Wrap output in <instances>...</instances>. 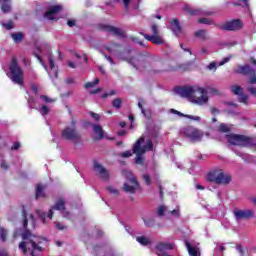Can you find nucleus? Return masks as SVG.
Instances as JSON below:
<instances>
[{"label": "nucleus", "mask_w": 256, "mask_h": 256, "mask_svg": "<svg viewBox=\"0 0 256 256\" xmlns=\"http://www.w3.org/2000/svg\"><path fill=\"white\" fill-rule=\"evenodd\" d=\"M131 155H133V154L131 153V150L125 151V152H123V153L120 154V156H121V157H124L125 159L131 157Z\"/></svg>", "instance_id": "864d4df0"}, {"label": "nucleus", "mask_w": 256, "mask_h": 256, "mask_svg": "<svg viewBox=\"0 0 256 256\" xmlns=\"http://www.w3.org/2000/svg\"><path fill=\"white\" fill-rule=\"evenodd\" d=\"M228 143L234 147H251L253 145V138L241 134L226 135Z\"/></svg>", "instance_id": "1a4fd4ad"}, {"label": "nucleus", "mask_w": 256, "mask_h": 256, "mask_svg": "<svg viewBox=\"0 0 256 256\" xmlns=\"http://www.w3.org/2000/svg\"><path fill=\"white\" fill-rule=\"evenodd\" d=\"M2 27L7 31H11L15 27V24H13V20H9L7 23H2Z\"/></svg>", "instance_id": "e433bc0d"}, {"label": "nucleus", "mask_w": 256, "mask_h": 256, "mask_svg": "<svg viewBox=\"0 0 256 256\" xmlns=\"http://www.w3.org/2000/svg\"><path fill=\"white\" fill-rule=\"evenodd\" d=\"M119 49H121V46L117 43H112L109 46H106V50L108 51V53H115L119 51Z\"/></svg>", "instance_id": "bb28decb"}, {"label": "nucleus", "mask_w": 256, "mask_h": 256, "mask_svg": "<svg viewBox=\"0 0 256 256\" xmlns=\"http://www.w3.org/2000/svg\"><path fill=\"white\" fill-rule=\"evenodd\" d=\"M238 101L239 103H243L244 105H249V96H247L246 94H240L238 97Z\"/></svg>", "instance_id": "2f4dec72"}, {"label": "nucleus", "mask_w": 256, "mask_h": 256, "mask_svg": "<svg viewBox=\"0 0 256 256\" xmlns=\"http://www.w3.org/2000/svg\"><path fill=\"white\" fill-rule=\"evenodd\" d=\"M230 58L229 57H225L220 63L219 65H225V63H229Z\"/></svg>", "instance_id": "774afa93"}, {"label": "nucleus", "mask_w": 256, "mask_h": 256, "mask_svg": "<svg viewBox=\"0 0 256 256\" xmlns=\"http://www.w3.org/2000/svg\"><path fill=\"white\" fill-rule=\"evenodd\" d=\"M220 29H222V31H241V29H243V21H241V19L226 21L220 26Z\"/></svg>", "instance_id": "4468645a"}, {"label": "nucleus", "mask_w": 256, "mask_h": 256, "mask_svg": "<svg viewBox=\"0 0 256 256\" xmlns=\"http://www.w3.org/2000/svg\"><path fill=\"white\" fill-rule=\"evenodd\" d=\"M239 3H234L236 7H246L249 8V0H238Z\"/></svg>", "instance_id": "58836bf2"}, {"label": "nucleus", "mask_w": 256, "mask_h": 256, "mask_svg": "<svg viewBox=\"0 0 256 256\" xmlns=\"http://www.w3.org/2000/svg\"><path fill=\"white\" fill-rule=\"evenodd\" d=\"M186 118L192 119L193 121H201V117H199V116L186 115Z\"/></svg>", "instance_id": "13d9d810"}, {"label": "nucleus", "mask_w": 256, "mask_h": 256, "mask_svg": "<svg viewBox=\"0 0 256 256\" xmlns=\"http://www.w3.org/2000/svg\"><path fill=\"white\" fill-rule=\"evenodd\" d=\"M121 105H123V99L121 98H115L113 101H112V107H114V109H121Z\"/></svg>", "instance_id": "c85d7f7f"}, {"label": "nucleus", "mask_w": 256, "mask_h": 256, "mask_svg": "<svg viewBox=\"0 0 256 256\" xmlns=\"http://www.w3.org/2000/svg\"><path fill=\"white\" fill-rule=\"evenodd\" d=\"M231 91L234 95L240 96L243 93V87L239 85H234L231 87Z\"/></svg>", "instance_id": "c756f323"}, {"label": "nucleus", "mask_w": 256, "mask_h": 256, "mask_svg": "<svg viewBox=\"0 0 256 256\" xmlns=\"http://www.w3.org/2000/svg\"><path fill=\"white\" fill-rule=\"evenodd\" d=\"M143 143H145V137L141 136L132 147V152L136 155V165H145L143 155H145L147 151H153V140L148 139L146 145L142 146Z\"/></svg>", "instance_id": "20e7f679"}, {"label": "nucleus", "mask_w": 256, "mask_h": 256, "mask_svg": "<svg viewBox=\"0 0 256 256\" xmlns=\"http://www.w3.org/2000/svg\"><path fill=\"white\" fill-rule=\"evenodd\" d=\"M2 13H11V0H0Z\"/></svg>", "instance_id": "412c9836"}, {"label": "nucleus", "mask_w": 256, "mask_h": 256, "mask_svg": "<svg viewBox=\"0 0 256 256\" xmlns=\"http://www.w3.org/2000/svg\"><path fill=\"white\" fill-rule=\"evenodd\" d=\"M30 231H32V229H35V227H37V224L35 222V216H33V214L30 215Z\"/></svg>", "instance_id": "a19ab883"}, {"label": "nucleus", "mask_w": 256, "mask_h": 256, "mask_svg": "<svg viewBox=\"0 0 256 256\" xmlns=\"http://www.w3.org/2000/svg\"><path fill=\"white\" fill-rule=\"evenodd\" d=\"M107 190L109 193H112L113 195H119V190L114 189L113 187H108Z\"/></svg>", "instance_id": "4d7b16f0"}, {"label": "nucleus", "mask_w": 256, "mask_h": 256, "mask_svg": "<svg viewBox=\"0 0 256 256\" xmlns=\"http://www.w3.org/2000/svg\"><path fill=\"white\" fill-rule=\"evenodd\" d=\"M94 171L99 173L102 179H109V172H107V169L97 161H94Z\"/></svg>", "instance_id": "6ab92c4d"}, {"label": "nucleus", "mask_w": 256, "mask_h": 256, "mask_svg": "<svg viewBox=\"0 0 256 256\" xmlns=\"http://www.w3.org/2000/svg\"><path fill=\"white\" fill-rule=\"evenodd\" d=\"M113 95H117V91L111 90L109 93H104L101 95V99H107V97H113Z\"/></svg>", "instance_id": "37998d69"}, {"label": "nucleus", "mask_w": 256, "mask_h": 256, "mask_svg": "<svg viewBox=\"0 0 256 256\" xmlns=\"http://www.w3.org/2000/svg\"><path fill=\"white\" fill-rule=\"evenodd\" d=\"M91 118L94 119L95 121H99L101 119V116L95 112H90Z\"/></svg>", "instance_id": "5fc2aeb1"}, {"label": "nucleus", "mask_w": 256, "mask_h": 256, "mask_svg": "<svg viewBox=\"0 0 256 256\" xmlns=\"http://www.w3.org/2000/svg\"><path fill=\"white\" fill-rule=\"evenodd\" d=\"M203 89L206 91V97H208V93H210V95H219V90H217L216 88L207 86Z\"/></svg>", "instance_id": "7c9ffc66"}, {"label": "nucleus", "mask_w": 256, "mask_h": 256, "mask_svg": "<svg viewBox=\"0 0 256 256\" xmlns=\"http://www.w3.org/2000/svg\"><path fill=\"white\" fill-rule=\"evenodd\" d=\"M198 23H200L201 25H213L214 22L212 19L209 18H200L198 19Z\"/></svg>", "instance_id": "72a5a7b5"}, {"label": "nucleus", "mask_w": 256, "mask_h": 256, "mask_svg": "<svg viewBox=\"0 0 256 256\" xmlns=\"http://www.w3.org/2000/svg\"><path fill=\"white\" fill-rule=\"evenodd\" d=\"M207 181H209V183H215L216 185H229V183H231V175H225L223 169H213L208 173Z\"/></svg>", "instance_id": "0eeeda50"}, {"label": "nucleus", "mask_w": 256, "mask_h": 256, "mask_svg": "<svg viewBox=\"0 0 256 256\" xmlns=\"http://www.w3.org/2000/svg\"><path fill=\"white\" fill-rule=\"evenodd\" d=\"M236 249L240 253V255H245V251L243 250V246L242 245H237Z\"/></svg>", "instance_id": "680f3d73"}, {"label": "nucleus", "mask_w": 256, "mask_h": 256, "mask_svg": "<svg viewBox=\"0 0 256 256\" xmlns=\"http://www.w3.org/2000/svg\"><path fill=\"white\" fill-rule=\"evenodd\" d=\"M66 209L67 208L65 207V199L59 198L48 211V213L41 210H37L36 213L38 217L41 219L42 223L45 224L47 222V217L48 219H53V211H61L63 213Z\"/></svg>", "instance_id": "6e6552de"}, {"label": "nucleus", "mask_w": 256, "mask_h": 256, "mask_svg": "<svg viewBox=\"0 0 256 256\" xmlns=\"http://www.w3.org/2000/svg\"><path fill=\"white\" fill-rule=\"evenodd\" d=\"M55 227H56V229H58V231H63L65 229H67V226H64L60 222H55Z\"/></svg>", "instance_id": "8fccbe9b"}, {"label": "nucleus", "mask_w": 256, "mask_h": 256, "mask_svg": "<svg viewBox=\"0 0 256 256\" xmlns=\"http://www.w3.org/2000/svg\"><path fill=\"white\" fill-rule=\"evenodd\" d=\"M20 147H21V143L15 142V143L13 144V146L11 147V150H12V151H17V150H19Z\"/></svg>", "instance_id": "6e6d98bb"}, {"label": "nucleus", "mask_w": 256, "mask_h": 256, "mask_svg": "<svg viewBox=\"0 0 256 256\" xmlns=\"http://www.w3.org/2000/svg\"><path fill=\"white\" fill-rule=\"evenodd\" d=\"M186 247L188 249V253H189L190 256L201 255V252H198L197 248L191 246V244L189 242H186Z\"/></svg>", "instance_id": "393cba45"}, {"label": "nucleus", "mask_w": 256, "mask_h": 256, "mask_svg": "<svg viewBox=\"0 0 256 256\" xmlns=\"http://www.w3.org/2000/svg\"><path fill=\"white\" fill-rule=\"evenodd\" d=\"M174 93L184 99H188L196 105H205L209 103V96H207V90L199 86H176Z\"/></svg>", "instance_id": "7ed1b4c3"}, {"label": "nucleus", "mask_w": 256, "mask_h": 256, "mask_svg": "<svg viewBox=\"0 0 256 256\" xmlns=\"http://www.w3.org/2000/svg\"><path fill=\"white\" fill-rule=\"evenodd\" d=\"M7 235H8L7 230H5V228H3V227H0V239L3 243H5V241H7Z\"/></svg>", "instance_id": "473e14b6"}, {"label": "nucleus", "mask_w": 256, "mask_h": 256, "mask_svg": "<svg viewBox=\"0 0 256 256\" xmlns=\"http://www.w3.org/2000/svg\"><path fill=\"white\" fill-rule=\"evenodd\" d=\"M151 31L152 35L145 34L143 32H141L140 35H142V37H144L146 41H150L151 43H153V45H165V39H163L159 34V26L153 23L151 25Z\"/></svg>", "instance_id": "9d476101"}, {"label": "nucleus", "mask_w": 256, "mask_h": 256, "mask_svg": "<svg viewBox=\"0 0 256 256\" xmlns=\"http://www.w3.org/2000/svg\"><path fill=\"white\" fill-rule=\"evenodd\" d=\"M195 37L198 39H205V35H207V30H198L195 32Z\"/></svg>", "instance_id": "4c0bfd02"}, {"label": "nucleus", "mask_w": 256, "mask_h": 256, "mask_svg": "<svg viewBox=\"0 0 256 256\" xmlns=\"http://www.w3.org/2000/svg\"><path fill=\"white\" fill-rule=\"evenodd\" d=\"M22 217H23V227L25 231L22 233V239L24 241L19 243V249L22 251L24 255H27V245H31V256H41L37 253H43V242L47 241V238H43L41 236H36L31 233V230L27 228L29 225V220L27 219V211H25V207L22 208Z\"/></svg>", "instance_id": "f03ea898"}, {"label": "nucleus", "mask_w": 256, "mask_h": 256, "mask_svg": "<svg viewBox=\"0 0 256 256\" xmlns=\"http://www.w3.org/2000/svg\"><path fill=\"white\" fill-rule=\"evenodd\" d=\"M61 11H63L61 5H53L45 12L44 19H48V21H57V18L53 17V15H57V13H61Z\"/></svg>", "instance_id": "a211bd4d"}, {"label": "nucleus", "mask_w": 256, "mask_h": 256, "mask_svg": "<svg viewBox=\"0 0 256 256\" xmlns=\"http://www.w3.org/2000/svg\"><path fill=\"white\" fill-rule=\"evenodd\" d=\"M183 11L188 14L190 17H197L199 15H204L206 17H211L215 15V12L210 10H203L201 8H193L188 4H185L183 7Z\"/></svg>", "instance_id": "ddd939ff"}, {"label": "nucleus", "mask_w": 256, "mask_h": 256, "mask_svg": "<svg viewBox=\"0 0 256 256\" xmlns=\"http://www.w3.org/2000/svg\"><path fill=\"white\" fill-rule=\"evenodd\" d=\"M95 85H99V78H95L93 82H87L84 87L85 89H91L95 87Z\"/></svg>", "instance_id": "f704fd0d"}, {"label": "nucleus", "mask_w": 256, "mask_h": 256, "mask_svg": "<svg viewBox=\"0 0 256 256\" xmlns=\"http://www.w3.org/2000/svg\"><path fill=\"white\" fill-rule=\"evenodd\" d=\"M170 213L171 215H174V217H180L179 209H174Z\"/></svg>", "instance_id": "0e129e2a"}, {"label": "nucleus", "mask_w": 256, "mask_h": 256, "mask_svg": "<svg viewBox=\"0 0 256 256\" xmlns=\"http://www.w3.org/2000/svg\"><path fill=\"white\" fill-rule=\"evenodd\" d=\"M92 127L94 129V133L98 135V139H103L105 137V132L103 131V127L99 124H92Z\"/></svg>", "instance_id": "5701e85b"}, {"label": "nucleus", "mask_w": 256, "mask_h": 256, "mask_svg": "<svg viewBox=\"0 0 256 256\" xmlns=\"http://www.w3.org/2000/svg\"><path fill=\"white\" fill-rule=\"evenodd\" d=\"M208 69H217V64L215 62H212L208 65Z\"/></svg>", "instance_id": "338daca9"}, {"label": "nucleus", "mask_w": 256, "mask_h": 256, "mask_svg": "<svg viewBox=\"0 0 256 256\" xmlns=\"http://www.w3.org/2000/svg\"><path fill=\"white\" fill-rule=\"evenodd\" d=\"M98 29L100 31L110 33L111 35H116V37H125V32H123V30L115 26L101 24L98 26Z\"/></svg>", "instance_id": "f3484780"}, {"label": "nucleus", "mask_w": 256, "mask_h": 256, "mask_svg": "<svg viewBox=\"0 0 256 256\" xmlns=\"http://www.w3.org/2000/svg\"><path fill=\"white\" fill-rule=\"evenodd\" d=\"M172 25V31H174L175 35L179 37L181 33H183V29L181 28V24L179 23V19L174 18L171 22Z\"/></svg>", "instance_id": "aec40b11"}, {"label": "nucleus", "mask_w": 256, "mask_h": 256, "mask_svg": "<svg viewBox=\"0 0 256 256\" xmlns=\"http://www.w3.org/2000/svg\"><path fill=\"white\" fill-rule=\"evenodd\" d=\"M31 91H33V93L35 95H39V89L37 88V86L35 84L31 85Z\"/></svg>", "instance_id": "bf43d9fd"}, {"label": "nucleus", "mask_w": 256, "mask_h": 256, "mask_svg": "<svg viewBox=\"0 0 256 256\" xmlns=\"http://www.w3.org/2000/svg\"><path fill=\"white\" fill-rule=\"evenodd\" d=\"M76 23H77V21H75V20H68L67 21L68 27H75Z\"/></svg>", "instance_id": "e2e57ef3"}, {"label": "nucleus", "mask_w": 256, "mask_h": 256, "mask_svg": "<svg viewBox=\"0 0 256 256\" xmlns=\"http://www.w3.org/2000/svg\"><path fill=\"white\" fill-rule=\"evenodd\" d=\"M136 241L140 243V245H144V247H147V245H151V240L145 236H138L136 238Z\"/></svg>", "instance_id": "a878e982"}, {"label": "nucleus", "mask_w": 256, "mask_h": 256, "mask_svg": "<svg viewBox=\"0 0 256 256\" xmlns=\"http://www.w3.org/2000/svg\"><path fill=\"white\" fill-rule=\"evenodd\" d=\"M126 61L133 65L137 70L143 69L151 75H159L165 73V61L159 56H155L149 52H141L131 58H126Z\"/></svg>", "instance_id": "f257e3e1"}, {"label": "nucleus", "mask_w": 256, "mask_h": 256, "mask_svg": "<svg viewBox=\"0 0 256 256\" xmlns=\"http://www.w3.org/2000/svg\"><path fill=\"white\" fill-rule=\"evenodd\" d=\"M48 63L50 66V69H55V60H53L51 57L48 59Z\"/></svg>", "instance_id": "052dcab7"}, {"label": "nucleus", "mask_w": 256, "mask_h": 256, "mask_svg": "<svg viewBox=\"0 0 256 256\" xmlns=\"http://www.w3.org/2000/svg\"><path fill=\"white\" fill-rule=\"evenodd\" d=\"M0 167L4 171H8L9 170V163H7V160H1Z\"/></svg>", "instance_id": "a18cd8bd"}, {"label": "nucleus", "mask_w": 256, "mask_h": 256, "mask_svg": "<svg viewBox=\"0 0 256 256\" xmlns=\"http://www.w3.org/2000/svg\"><path fill=\"white\" fill-rule=\"evenodd\" d=\"M62 217H64V219H68L71 220L73 219V214H71V212L67 211V208L62 212Z\"/></svg>", "instance_id": "79ce46f5"}, {"label": "nucleus", "mask_w": 256, "mask_h": 256, "mask_svg": "<svg viewBox=\"0 0 256 256\" xmlns=\"http://www.w3.org/2000/svg\"><path fill=\"white\" fill-rule=\"evenodd\" d=\"M141 113L147 119H151V109H142Z\"/></svg>", "instance_id": "49530a36"}, {"label": "nucleus", "mask_w": 256, "mask_h": 256, "mask_svg": "<svg viewBox=\"0 0 256 256\" xmlns=\"http://www.w3.org/2000/svg\"><path fill=\"white\" fill-rule=\"evenodd\" d=\"M61 138L64 141H71L75 145H82L83 138L81 137V133L77 130V121L72 118L70 126H66L62 129Z\"/></svg>", "instance_id": "39448f33"}, {"label": "nucleus", "mask_w": 256, "mask_h": 256, "mask_svg": "<svg viewBox=\"0 0 256 256\" xmlns=\"http://www.w3.org/2000/svg\"><path fill=\"white\" fill-rule=\"evenodd\" d=\"M40 99H42L44 103H53V100L51 98H48L47 95H41Z\"/></svg>", "instance_id": "3c124183"}, {"label": "nucleus", "mask_w": 256, "mask_h": 256, "mask_svg": "<svg viewBox=\"0 0 256 256\" xmlns=\"http://www.w3.org/2000/svg\"><path fill=\"white\" fill-rule=\"evenodd\" d=\"M45 186H43V184H37L36 186V193H35V198L36 199H41V198H45Z\"/></svg>", "instance_id": "4be33fe9"}, {"label": "nucleus", "mask_w": 256, "mask_h": 256, "mask_svg": "<svg viewBox=\"0 0 256 256\" xmlns=\"http://www.w3.org/2000/svg\"><path fill=\"white\" fill-rule=\"evenodd\" d=\"M142 177L147 186L151 185V176L149 174H143Z\"/></svg>", "instance_id": "de8ad7c7"}, {"label": "nucleus", "mask_w": 256, "mask_h": 256, "mask_svg": "<svg viewBox=\"0 0 256 256\" xmlns=\"http://www.w3.org/2000/svg\"><path fill=\"white\" fill-rule=\"evenodd\" d=\"M143 221H144L145 227H154L155 226L154 218H148V219L143 218Z\"/></svg>", "instance_id": "c9c22d12"}, {"label": "nucleus", "mask_w": 256, "mask_h": 256, "mask_svg": "<svg viewBox=\"0 0 256 256\" xmlns=\"http://www.w3.org/2000/svg\"><path fill=\"white\" fill-rule=\"evenodd\" d=\"M165 211H167V207L161 205L160 207H158V216L159 217H163V215H165Z\"/></svg>", "instance_id": "c03bdc74"}, {"label": "nucleus", "mask_w": 256, "mask_h": 256, "mask_svg": "<svg viewBox=\"0 0 256 256\" xmlns=\"http://www.w3.org/2000/svg\"><path fill=\"white\" fill-rule=\"evenodd\" d=\"M40 113H41V115H48L49 114V107L47 105H43L41 107Z\"/></svg>", "instance_id": "09e8293b"}, {"label": "nucleus", "mask_w": 256, "mask_h": 256, "mask_svg": "<svg viewBox=\"0 0 256 256\" xmlns=\"http://www.w3.org/2000/svg\"><path fill=\"white\" fill-rule=\"evenodd\" d=\"M131 41L140 45V47H147L145 41H141L138 37H131Z\"/></svg>", "instance_id": "ea45409f"}, {"label": "nucleus", "mask_w": 256, "mask_h": 256, "mask_svg": "<svg viewBox=\"0 0 256 256\" xmlns=\"http://www.w3.org/2000/svg\"><path fill=\"white\" fill-rule=\"evenodd\" d=\"M183 133L188 139H190V141H192V143H201V141H203V137L205 136L203 131L193 126H186L183 129Z\"/></svg>", "instance_id": "9b49d317"}, {"label": "nucleus", "mask_w": 256, "mask_h": 256, "mask_svg": "<svg viewBox=\"0 0 256 256\" xmlns=\"http://www.w3.org/2000/svg\"><path fill=\"white\" fill-rule=\"evenodd\" d=\"M11 37L15 43H21V41H23L25 35L23 34V32H16V33H12Z\"/></svg>", "instance_id": "b1692460"}, {"label": "nucleus", "mask_w": 256, "mask_h": 256, "mask_svg": "<svg viewBox=\"0 0 256 256\" xmlns=\"http://www.w3.org/2000/svg\"><path fill=\"white\" fill-rule=\"evenodd\" d=\"M9 71L10 79L14 82V84L23 87L25 73L23 72V68L19 66V61L16 57H12L9 64Z\"/></svg>", "instance_id": "423d86ee"}, {"label": "nucleus", "mask_w": 256, "mask_h": 256, "mask_svg": "<svg viewBox=\"0 0 256 256\" xmlns=\"http://www.w3.org/2000/svg\"><path fill=\"white\" fill-rule=\"evenodd\" d=\"M235 73H237L238 75H244L245 77H247V75H250L251 77L248 79V83L250 85H256V72L255 69L249 66V64L239 65L235 70Z\"/></svg>", "instance_id": "f8f14e48"}, {"label": "nucleus", "mask_w": 256, "mask_h": 256, "mask_svg": "<svg viewBox=\"0 0 256 256\" xmlns=\"http://www.w3.org/2000/svg\"><path fill=\"white\" fill-rule=\"evenodd\" d=\"M127 180L129 181V183H131V185H129V183H124L123 190L125 191V193H131L133 195L137 192V188L139 187V181H137L135 175L131 173L127 175Z\"/></svg>", "instance_id": "2eb2a0df"}, {"label": "nucleus", "mask_w": 256, "mask_h": 256, "mask_svg": "<svg viewBox=\"0 0 256 256\" xmlns=\"http://www.w3.org/2000/svg\"><path fill=\"white\" fill-rule=\"evenodd\" d=\"M218 131L220 133H231V127H229V125H227L225 123H221L219 125Z\"/></svg>", "instance_id": "cd10ccee"}, {"label": "nucleus", "mask_w": 256, "mask_h": 256, "mask_svg": "<svg viewBox=\"0 0 256 256\" xmlns=\"http://www.w3.org/2000/svg\"><path fill=\"white\" fill-rule=\"evenodd\" d=\"M234 219L236 221H241V220H247V219H253L255 217V212L253 210H241V209H235L233 211Z\"/></svg>", "instance_id": "dca6fc26"}, {"label": "nucleus", "mask_w": 256, "mask_h": 256, "mask_svg": "<svg viewBox=\"0 0 256 256\" xmlns=\"http://www.w3.org/2000/svg\"><path fill=\"white\" fill-rule=\"evenodd\" d=\"M170 113H173L174 115H178L179 117H187V115L181 113L180 111H177L175 109H170Z\"/></svg>", "instance_id": "603ef678"}, {"label": "nucleus", "mask_w": 256, "mask_h": 256, "mask_svg": "<svg viewBox=\"0 0 256 256\" xmlns=\"http://www.w3.org/2000/svg\"><path fill=\"white\" fill-rule=\"evenodd\" d=\"M102 90H103V88H97L95 90H91L90 93H91V95H97V93H100V91H102Z\"/></svg>", "instance_id": "69168bd1"}]
</instances>
